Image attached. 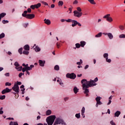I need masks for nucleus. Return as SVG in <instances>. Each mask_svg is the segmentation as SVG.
<instances>
[{"mask_svg": "<svg viewBox=\"0 0 125 125\" xmlns=\"http://www.w3.org/2000/svg\"><path fill=\"white\" fill-rule=\"evenodd\" d=\"M30 8H31V9H35V8H36L35 5H32L30 6Z\"/></svg>", "mask_w": 125, "mask_h": 125, "instance_id": "49530a36", "label": "nucleus"}, {"mask_svg": "<svg viewBox=\"0 0 125 125\" xmlns=\"http://www.w3.org/2000/svg\"><path fill=\"white\" fill-rule=\"evenodd\" d=\"M121 115V111H117L115 114H114V117H117V118L119 117V116Z\"/></svg>", "mask_w": 125, "mask_h": 125, "instance_id": "2eb2a0df", "label": "nucleus"}, {"mask_svg": "<svg viewBox=\"0 0 125 125\" xmlns=\"http://www.w3.org/2000/svg\"><path fill=\"white\" fill-rule=\"evenodd\" d=\"M108 56H109V55L108 53H104V57L105 59H107L108 58Z\"/></svg>", "mask_w": 125, "mask_h": 125, "instance_id": "2f4dec72", "label": "nucleus"}, {"mask_svg": "<svg viewBox=\"0 0 125 125\" xmlns=\"http://www.w3.org/2000/svg\"><path fill=\"white\" fill-rule=\"evenodd\" d=\"M68 9L70 11L69 13H72V8H69Z\"/></svg>", "mask_w": 125, "mask_h": 125, "instance_id": "774afa93", "label": "nucleus"}, {"mask_svg": "<svg viewBox=\"0 0 125 125\" xmlns=\"http://www.w3.org/2000/svg\"><path fill=\"white\" fill-rule=\"evenodd\" d=\"M23 51V48H21L19 49V52L20 54H22V51Z\"/></svg>", "mask_w": 125, "mask_h": 125, "instance_id": "37998d69", "label": "nucleus"}, {"mask_svg": "<svg viewBox=\"0 0 125 125\" xmlns=\"http://www.w3.org/2000/svg\"><path fill=\"white\" fill-rule=\"evenodd\" d=\"M63 1H59L58 2V5L59 6H62V5H63Z\"/></svg>", "mask_w": 125, "mask_h": 125, "instance_id": "c85d7f7f", "label": "nucleus"}, {"mask_svg": "<svg viewBox=\"0 0 125 125\" xmlns=\"http://www.w3.org/2000/svg\"><path fill=\"white\" fill-rule=\"evenodd\" d=\"M5 36V35L4 34V33H2L0 35V39H3V38H4Z\"/></svg>", "mask_w": 125, "mask_h": 125, "instance_id": "e433bc0d", "label": "nucleus"}, {"mask_svg": "<svg viewBox=\"0 0 125 125\" xmlns=\"http://www.w3.org/2000/svg\"><path fill=\"white\" fill-rule=\"evenodd\" d=\"M107 36L110 40H112L114 38V36L111 33H108Z\"/></svg>", "mask_w": 125, "mask_h": 125, "instance_id": "412c9836", "label": "nucleus"}, {"mask_svg": "<svg viewBox=\"0 0 125 125\" xmlns=\"http://www.w3.org/2000/svg\"><path fill=\"white\" fill-rule=\"evenodd\" d=\"M74 92L75 94H77L79 92V89L77 87H74L73 88Z\"/></svg>", "mask_w": 125, "mask_h": 125, "instance_id": "aec40b11", "label": "nucleus"}, {"mask_svg": "<svg viewBox=\"0 0 125 125\" xmlns=\"http://www.w3.org/2000/svg\"><path fill=\"white\" fill-rule=\"evenodd\" d=\"M88 1H89L91 4H96V2H95L94 0H88Z\"/></svg>", "mask_w": 125, "mask_h": 125, "instance_id": "393cba45", "label": "nucleus"}, {"mask_svg": "<svg viewBox=\"0 0 125 125\" xmlns=\"http://www.w3.org/2000/svg\"><path fill=\"white\" fill-rule=\"evenodd\" d=\"M54 70H55L56 71H59V65H55L54 67Z\"/></svg>", "mask_w": 125, "mask_h": 125, "instance_id": "c756f323", "label": "nucleus"}, {"mask_svg": "<svg viewBox=\"0 0 125 125\" xmlns=\"http://www.w3.org/2000/svg\"><path fill=\"white\" fill-rule=\"evenodd\" d=\"M100 100H101V97H98L96 98V101H97L96 107H98V105H102V102Z\"/></svg>", "mask_w": 125, "mask_h": 125, "instance_id": "6e6552de", "label": "nucleus"}, {"mask_svg": "<svg viewBox=\"0 0 125 125\" xmlns=\"http://www.w3.org/2000/svg\"><path fill=\"white\" fill-rule=\"evenodd\" d=\"M110 124L111 125H116V124H115V123H114V121H110Z\"/></svg>", "mask_w": 125, "mask_h": 125, "instance_id": "6e6d98bb", "label": "nucleus"}, {"mask_svg": "<svg viewBox=\"0 0 125 125\" xmlns=\"http://www.w3.org/2000/svg\"><path fill=\"white\" fill-rule=\"evenodd\" d=\"M22 72H23V73H24V72H25V71H27V69H26V67H23V68H22Z\"/></svg>", "mask_w": 125, "mask_h": 125, "instance_id": "4d7b16f0", "label": "nucleus"}, {"mask_svg": "<svg viewBox=\"0 0 125 125\" xmlns=\"http://www.w3.org/2000/svg\"><path fill=\"white\" fill-rule=\"evenodd\" d=\"M76 11H78V12H82V8L80 7H77Z\"/></svg>", "mask_w": 125, "mask_h": 125, "instance_id": "4c0bfd02", "label": "nucleus"}, {"mask_svg": "<svg viewBox=\"0 0 125 125\" xmlns=\"http://www.w3.org/2000/svg\"><path fill=\"white\" fill-rule=\"evenodd\" d=\"M15 66H16V69L18 70V71H21L22 70V66H20L19 63L18 62H16L14 63Z\"/></svg>", "mask_w": 125, "mask_h": 125, "instance_id": "1a4fd4ad", "label": "nucleus"}, {"mask_svg": "<svg viewBox=\"0 0 125 125\" xmlns=\"http://www.w3.org/2000/svg\"><path fill=\"white\" fill-rule=\"evenodd\" d=\"M21 90L22 91L21 94H24L25 93V89H21Z\"/></svg>", "mask_w": 125, "mask_h": 125, "instance_id": "13d9d810", "label": "nucleus"}, {"mask_svg": "<svg viewBox=\"0 0 125 125\" xmlns=\"http://www.w3.org/2000/svg\"><path fill=\"white\" fill-rule=\"evenodd\" d=\"M51 110H48L46 111V116H49V115H51Z\"/></svg>", "mask_w": 125, "mask_h": 125, "instance_id": "b1692460", "label": "nucleus"}, {"mask_svg": "<svg viewBox=\"0 0 125 125\" xmlns=\"http://www.w3.org/2000/svg\"><path fill=\"white\" fill-rule=\"evenodd\" d=\"M119 29H120V30L123 31L125 29V26L124 25H120L119 26Z\"/></svg>", "mask_w": 125, "mask_h": 125, "instance_id": "72a5a7b5", "label": "nucleus"}, {"mask_svg": "<svg viewBox=\"0 0 125 125\" xmlns=\"http://www.w3.org/2000/svg\"><path fill=\"white\" fill-rule=\"evenodd\" d=\"M54 7H55V5H54V4H52L51 5V8H54Z\"/></svg>", "mask_w": 125, "mask_h": 125, "instance_id": "052dcab7", "label": "nucleus"}, {"mask_svg": "<svg viewBox=\"0 0 125 125\" xmlns=\"http://www.w3.org/2000/svg\"><path fill=\"white\" fill-rule=\"evenodd\" d=\"M23 48L25 50H30V46H29V45H25Z\"/></svg>", "mask_w": 125, "mask_h": 125, "instance_id": "5701e85b", "label": "nucleus"}, {"mask_svg": "<svg viewBox=\"0 0 125 125\" xmlns=\"http://www.w3.org/2000/svg\"><path fill=\"white\" fill-rule=\"evenodd\" d=\"M113 96L112 95L109 97L108 103H107V105H110V104H111V103H112L111 99L113 98Z\"/></svg>", "mask_w": 125, "mask_h": 125, "instance_id": "6ab92c4d", "label": "nucleus"}, {"mask_svg": "<svg viewBox=\"0 0 125 125\" xmlns=\"http://www.w3.org/2000/svg\"><path fill=\"white\" fill-rule=\"evenodd\" d=\"M82 84L83 89L84 90V92L86 94V96H88V92H89V90H88V87H91V86H95L96 85V83H94V81H87L85 79H83L81 81Z\"/></svg>", "mask_w": 125, "mask_h": 125, "instance_id": "f257e3e1", "label": "nucleus"}, {"mask_svg": "<svg viewBox=\"0 0 125 125\" xmlns=\"http://www.w3.org/2000/svg\"><path fill=\"white\" fill-rule=\"evenodd\" d=\"M102 36V33L100 32L98 34L96 35L95 37L96 38H100Z\"/></svg>", "mask_w": 125, "mask_h": 125, "instance_id": "bb28decb", "label": "nucleus"}, {"mask_svg": "<svg viewBox=\"0 0 125 125\" xmlns=\"http://www.w3.org/2000/svg\"><path fill=\"white\" fill-rule=\"evenodd\" d=\"M72 21H73V20L70 19L66 20V22H67V23H72Z\"/></svg>", "mask_w": 125, "mask_h": 125, "instance_id": "c9c22d12", "label": "nucleus"}, {"mask_svg": "<svg viewBox=\"0 0 125 125\" xmlns=\"http://www.w3.org/2000/svg\"><path fill=\"white\" fill-rule=\"evenodd\" d=\"M57 82L58 83H61V82H62V81L61 80V79L58 78V79L57 80Z\"/></svg>", "mask_w": 125, "mask_h": 125, "instance_id": "680f3d73", "label": "nucleus"}, {"mask_svg": "<svg viewBox=\"0 0 125 125\" xmlns=\"http://www.w3.org/2000/svg\"><path fill=\"white\" fill-rule=\"evenodd\" d=\"M10 91H11V89H10L8 88H6L1 91V93L2 94H5V93H8V92H10Z\"/></svg>", "mask_w": 125, "mask_h": 125, "instance_id": "9b49d317", "label": "nucleus"}, {"mask_svg": "<svg viewBox=\"0 0 125 125\" xmlns=\"http://www.w3.org/2000/svg\"><path fill=\"white\" fill-rule=\"evenodd\" d=\"M66 78H68L69 79H72V80H74L76 79V74L74 73H71V74H67L66 75Z\"/></svg>", "mask_w": 125, "mask_h": 125, "instance_id": "0eeeda50", "label": "nucleus"}, {"mask_svg": "<svg viewBox=\"0 0 125 125\" xmlns=\"http://www.w3.org/2000/svg\"><path fill=\"white\" fill-rule=\"evenodd\" d=\"M105 60L107 62H108V63H111V62L112 61V60H111V59H108V58L105 59Z\"/></svg>", "mask_w": 125, "mask_h": 125, "instance_id": "de8ad7c7", "label": "nucleus"}, {"mask_svg": "<svg viewBox=\"0 0 125 125\" xmlns=\"http://www.w3.org/2000/svg\"><path fill=\"white\" fill-rule=\"evenodd\" d=\"M74 15L75 17H78V18H80L81 17L82 15H83V13L78 12V11L75 10L73 12Z\"/></svg>", "mask_w": 125, "mask_h": 125, "instance_id": "423d86ee", "label": "nucleus"}, {"mask_svg": "<svg viewBox=\"0 0 125 125\" xmlns=\"http://www.w3.org/2000/svg\"><path fill=\"white\" fill-rule=\"evenodd\" d=\"M33 47L34 48V50L36 52H39V51H41V48H40L39 46H36V44H34Z\"/></svg>", "mask_w": 125, "mask_h": 125, "instance_id": "f8f14e48", "label": "nucleus"}, {"mask_svg": "<svg viewBox=\"0 0 125 125\" xmlns=\"http://www.w3.org/2000/svg\"><path fill=\"white\" fill-rule=\"evenodd\" d=\"M55 119H56L55 115H51L46 118V121L48 125H52L54 121H55Z\"/></svg>", "mask_w": 125, "mask_h": 125, "instance_id": "f03ea898", "label": "nucleus"}, {"mask_svg": "<svg viewBox=\"0 0 125 125\" xmlns=\"http://www.w3.org/2000/svg\"><path fill=\"white\" fill-rule=\"evenodd\" d=\"M71 23H72V26L73 27H76V25H77L78 21L76 20H72Z\"/></svg>", "mask_w": 125, "mask_h": 125, "instance_id": "dca6fc26", "label": "nucleus"}, {"mask_svg": "<svg viewBox=\"0 0 125 125\" xmlns=\"http://www.w3.org/2000/svg\"><path fill=\"white\" fill-rule=\"evenodd\" d=\"M77 25L79 26V27H82V24H81L80 22L77 21Z\"/></svg>", "mask_w": 125, "mask_h": 125, "instance_id": "0e129e2a", "label": "nucleus"}, {"mask_svg": "<svg viewBox=\"0 0 125 125\" xmlns=\"http://www.w3.org/2000/svg\"><path fill=\"white\" fill-rule=\"evenodd\" d=\"M35 8H39V7H41L42 6V4L41 3H39L37 4H35Z\"/></svg>", "mask_w": 125, "mask_h": 125, "instance_id": "a878e982", "label": "nucleus"}, {"mask_svg": "<svg viewBox=\"0 0 125 125\" xmlns=\"http://www.w3.org/2000/svg\"><path fill=\"white\" fill-rule=\"evenodd\" d=\"M5 84L6 86H10V85H11V83H10L9 82H6Z\"/></svg>", "mask_w": 125, "mask_h": 125, "instance_id": "a19ab883", "label": "nucleus"}, {"mask_svg": "<svg viewBox=\"0 0 125 125\" xmlns=\"http://www.w3.org/2000/svg\"><path fill=\"white\" fill-rule=\"evenodd\" d=\"M110 16H111V15L108 14L104 16L103 17V18L104 19H106V21H107V22H109V23H112V22H113V18H112V17Z\"/></svg>", "mask_w": 125, "mask_h": 125, "instance_id": "20e7f679", "label": "nucleus"}, {"mask_svg": "<svg viewBox=\"0 0 125 125\" xmlns=\"http://www.w3.org/2000/svg\"><path fill=\"white\" fill-rule=\"evenodd\" d=\"M12 89L14 90V91H15L17 93H18L19 92V86L16 83H15L14 86L12 87Z\"/></svg>", "mask_w": 125, "mask_h": 125, "instance_id": "9d476101", "label": "nucleus"}, {"mask_svg": "<svg viewBox=\"0 0 125 125\" xmlns=\"http://www.w3.org/2000/svg\"><path fill=\"white\" fill-rule=\"evenodd\" d=\"M90 81H93V80H90ZM94 83H96V82H98V78L96 77L94 81Z\"/></svg>", "mask_w": 125, "mask_h": 125, "instance_id": "8fccbe9b", "label": "nucleus"}, {"mask_svg": "<svg viewBox=\"0 0 125 125\" xmlns=\"http://www.w3.org/2000/svg\"><path fill=\"white\" fill-rule=\"evenodd\" d=\"M5 15H6V13H2L0 14V21L1 20V18H3V17H4V16H5Z\"/></svg>", "mask_w": 125, "mask_h": 125, "instance_id": "a211bd4d", "label": "nucleus"}, {"mask_svg": "<svg viewBox=\"0 0 125 125\" xmlns=\"http://www.w3.org/2000/svg\"><path fill=\"white\" fill-rule=\"evenodd\" d=\"M9 125H18V123L17 122H11Z\"/></svg>", "mask_w": 125, "mask_h": 125, "instance_id": "cd10ccee", "label": "nucleus"}, {"mask_svg": "<svg viewBox=\"0 0 125 125\" xmlns=\"http://www.w3.org/2000/svg\"><path fill=\"white\" fill-rule=\"evenodd\" d=\"M63 99L65 101H67V100H69V97H66L64 98Z\"/></svg>", "mask_w": 125, "mask_h": 125, "instance_id": "bf43d9fd", "label": "nucleus"}, {"mask_svg": "<svg viewBox=\"0 0 125 125\" xmlns=\"http://www.w3.org/2000/svg\"><path fill=\"white\" fill-rule=\"evenodd\" d=\"M23 54H24L25 55H28L29 54V51L24 50L22 52Z\"/></svg>", "mask_w": 125, "mask_h": 125, "instance_id": "7c9ffc66", "label": "nucleus"}, {"mask_svg": "<svg viewBox=\"0 0 125 125\" xmlns=\"http://www.w3.org/2000/svg\"><path fill=\"white\" fill-rule=\"evenodd\" d=\"M76 118L77 119H80L81 118V114L80 113H78L75 115Z\"/></svg>", "mask_w": 125, "mask_h": 125, "instance_id": "473e14b6", "label": "nucleus"}, {"mask_svg": "<svg viewBox=\"0 0 125 125\" xmlns=\"http://www.w3.org/2000/svg\"><path fill=\"white\" fill-rule=\"evenodd\" d=\"M31 11H32V9H31V8L27 9V12H28V13H31Z\"/></svg>", "mask_w": 125, "mask_h": 125, "instance_id": "864d4df0", "label": "nucleus"}, {"mask_svg": "<svg viewBox=\"0 0 125 125\" xmlns=\"http://www.w3.org/2000/svg\"><path fill=\"white\" fill-rule=\"evenodd\" d=\"M28 25H29V23H25L23 24V27L24 28H27V27H28Z\"/></svg>", "mask_w": 125, "mask_h": 125, "instance_id": "603ef678", "label": "nucleus"}, {"mask_svg": "<svg viewBox=\"0 0 125 125\" xmlns=\"http://www.w3.org/2000/svg\"><path fill=\"white\" fill-rule=\"evenodd\" d=\"M6 77H9V73H6L5 74Z\"/></svg>", "mask_w": 125, "mask_h": 125, "instance_id": "69168bd1", "label": "nucleus"}, {"mask_svg": "<svg viewBox=\"0 0 125 125\" xmlns=\"http://www.w3.org/2000/svg\"><path fill=\"white\" fill-rule=\"evenodd\" d=\"M76 46L77 47V48H80L81 47V44H80V43H76Z\"/></svg>", "mask_w": 125, "mask_h": 125, "instance_id": "79ce46f5", "label": "nucleus"}, {"mask_svg": "<svg viewBox=\"0 0 125 125\" xmlns=\"http://www.w3.org/2000/svg\"><path fill=\"white\" fill-rule=\"evenodd\" d=\"M3 99H5V95H2L0 96V100H3Z\"/></svg>", "mask_w": 125, "mask_h": 125, "instance_id": "ea45409f", "label": "nucleus"}, {"mask_svg": "<svg viewBox=\"0 0 125 125\" xmlns=\"http://www.w3.org/2000/svg\"><path fill=\"white\" fill-rule=\"evenodd\" d=\"M40 66L41 67H43L44 66V63H45V61H42V60H39V61Z\"/></svg>", "mask_w": 125, "mask_h": 125, "instance_id": "4468645a", "label": "nucleus"}, {"mask_svg": "<svg viewBox=\"0 0 125 125\" xmlns=\"http://www.w3.org/2000/svg\"><path fill=\"white\" fill-rule=\"evenodd\" d=\"M60 85H61L63 87H64V83H63L62 82V81H61V82H60Z\"/></svg>", "mask_w": 125, "mask_h": 125, "instance_id": "3c124183", "label": "nucleus"}, {"mask_svg": "<svg viewBox=\"0 0 125 125\" xmlns=\"http://www.w3.org/2000/svg\"><path fill=\"white\" fill-rule=\"evenodd\" d=\"M67 125L66 124V123H65V121L63 120L62 118L61 117H58L56 119L54 123V125Z\"/></svg>", "mask_w": 125, "mask_h": 125, "instance_id": "7ed1b4c3", "label": "nucleus"}, {"mask_svg": "<svg viewBox=\"0 0 125 125\" xmlns=\"http://www.w3.org/2000/svg\"><path fill=\"white\" fill-rule=\"evenodd\" d=\"M44 21L45 24H46L47 25H50V24H51V22L49 20L45 19Z\"/></svg>", "mask_w": 125, "mask_h": 125, "instance_id": "f3484780", "label": "nucleus"}, {"mask_svg": "<svg viewBox=\"0 0 125 125\" xmlns=\"http://www.w3.org/2000/svg\"><path fill=\"white\" fill-rule=\"evenodd\" d=\"M78 1L77 0H75L74 2H73V4H77L78 3Z\"/></svg>", "mask_w": 125, "mask_h": 125, "instance_id": "e2e57ef3", "label": "nucleus"}, {"mask_svg": "<svg viewBox=\"0 0 125 125\" xmlns=\"http://www.w3.org/2000/svg\"><path fill=\"white\" fill-rule=\"evenodd\" d=\"M81 112H82L81 115L83 118H85V116H84V112H85V108H84V107H83Z\"/></svg>", "mask_w": 125, "mask_h": 125, "instance_id": "ddd939ff", "label": "nucleus"}, {"mask_svg": "<svg viewBox=\"0 0 125 125\" xmlns=\"http://www.w3.org/2000/svg\"><path fill=\"white\" fill-rule=\"evenodd\" d=\"M42 4H44V5H47L48 6V4L47 3H46V2H44L43 1H42Z\"/></svg>", "mask_w": 125, "mask_h": 125, "instance_id": "c03bdc74", "label": "nucleus"}, {"mask_svg": "<svg viewBox=\"0 0 125 125\" xmlns=\"http://www.w3.org/2000/svg\"><path fill=\"white\" fill-rule=\"evenodd\" d=\"M22 16L23 17H26L27 19H33V18H35V14H22Z\"/></svg>", "mask_w": 125, "mask_h": 125, "instance_id": "39448f33", "label": "nucleus"}, {"mask_svg": "<svg viewBox=\"0 0 125 125\" xmlns=\"http://www.w3.org/2000/svg\"><path fill=\"white\" fill-rule=\"evenodd\" d=\"M16 84H17V85H21V84H22V83L20 82H17Z\"/></svg>", "mask_w": 125, "mask_h": 125, "instance_id": "5fc2aeb1", "label": "nucleus"}, {"mask_svg": "<svg viewBox=\"0 0 125 125\" xmlns=\"http://www.w3.org/2000/svg\"><path fill=\"white\" fill-rule=\"evenodd\" d=\"M61 22H65L66 21V20L65 19H61Z\"/></svg>", "mask_w": 125, "mask_h": 125, "instance_id": "338daca9", "label": "nucleus"}, {"mask_svg": "<svg viewBox=\"0 0 125 125\" xmlns=\"http://www.w3.org/2000/svg\"><path fill=\"white\" fill-rule=\"evenodd\" d=\"M8 21L7 20H3L2 21V23H3V24H7V23H8Z\"/></svg>", "mask_w": 125, "mask_h": 125, "instance_id": "58836bf2", "label": "nucleus"}, {"mask_svg": "<svg viewBox=\"0 0 125 125\" xmlns=\"http://www.w3.org/2000/svg\"><path fill=\"white\" fill-rule=\"evenodd\" d=\"M25 68L26 69V71H31V70H32V68L29 66L26 67Z\"/></svg>", "mask_w": 125, "mask_h": 125, "instance_id": "a18cd8bd", "label": "nucleus"}, {"mask_svg": "<svg viewBox=\"0 0 125 125\" xmlns=\"http://www.w3.org/2000/svg\"><path fill=\"white\" fill-rule=\"evenodd\" d=\"M23 75H24V73L21 72L19 74V78H21Z\"/></svg>", "mask_w": 125, "mask_h": 125, "instance_id": "09e8293b", "label": "nucleus"}, {"mask_svg": "<svg viewBox=\"0 0 125 125\" xmlns=\"http://www.w3.org/2000/svg\"><path fill=\"white\" fill-rule=\"evenodd\" d=\"M81 43V46H82V47H84V45H85V42L84 41H81L80 42Z\"/></svg>", "mask_w": 125, "mask_h": 125, "instance_id": "4be33fe9", "label": "nucleus"}, {"mask_svg": "<svg viewBox=\"0 0 125 125\" xmlns=\"http://www.w3.org/2000/svg\"><path fill=\"white\" fill-rule=\"evenodd\" d=\"M119 38L120 39H125V34H121L119 36Z\"/></svg>", "mask_w": 125, "mask_h": 125, "instance_id": "f704fd0d", "label": "nucleus"}]
</instances>
